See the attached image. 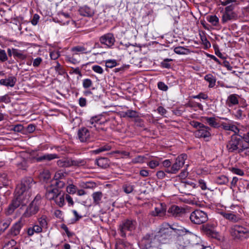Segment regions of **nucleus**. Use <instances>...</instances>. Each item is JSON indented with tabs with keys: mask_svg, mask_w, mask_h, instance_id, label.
<instances>
[{
	"mask_svg": "<svg viewBox=\"0 0 249 249\" xmlns=\"http://www.w3.org/2000/svg\"><path fill=\"white\" fill-rule=\"evenodd\" d=\"M158 88L162 91H166L168 90V86L163 82H159L158 83Z\"/></svg>",
	"mask_w": 249,
	"mask_h": 249,
	"instance_id": "62",
	"label": "nucleus"
},
{
	"mask_svg": "<svg viewBox=\"0 0 249 249\" xmlns=\"http://www.w3.org/2000/svg\"><path fill=\"white\" fill-rule=\"evenodd\" d=\"M229 231L234 239L242 240L248 236V229L242 226L232 225L230 227Z\"/></svg>",
	"mask_w": 249,
	"mask_h": 249,
	"instance_id": "6",
	"label": "nucleus"
},
{
	"mask_svg": "<svg viewBox=\"0 0 249 249\" xmlns=\"http://www.w3.org/2000/svg\"><path fill=\"white\" fill-rule=\"evenodd\" d=\"M7 60L8 56L5 50L0 49V61L3 62L6 61Z\"/></svg>",
	"mask_w": 249,
	"mask_h": 249,
	"instance_id": "56",
	"label": "nucleus"
},
{
	"mask_svg": "<svg viewBox=\"0 0 249 249\" xmlns=\"http://www.w3.org/2000/svg\"><path fill=\"white\" fill-rule=\"evenodd\" d=\"M123 189L125 193L129 194L133 191L134 186L130 184H126L123 186Z\"/></svg>",
	"mask_w": 249,
	"mask_h": 249,
	"instance_id": "55",
	"label": "nucleus"
},
{
	"mask_svg": "<svg viewBox=\"0 0 249 249\" xmlns=\"http://www.w3.org/2000/svg\"><path fill=\"white\" fill-rule=\"evenodd\" d=\"M221 119L229 121L228 123L220 122V126H221L223 129L225 130L231 131L234 133L239 131L237 126L234 125L231 121L229 120L226 118H221Z\"/></svg>",
	"mask_w": 249,
	"mask_h": 249,
	"instance_id": "17",
	"label": "nucleus"
},
{
	"mask_svg": "<svg viewBox=\"0 0 249 249\" xmlns=\"http://www.w3.org/2000/svg\"><path fill=\"white\" fill-rule=\"evenodd\" d=\"M190 219L193 223L200 225L207 221L208 216L206 212L196 209L191 213L190 215Z\"/></svg>",
	"mask_w": 249,
	"mask_h": 249,
	"instance_id": "7",
	"label": "nucleus"
},
{
	"mask_svg": "<svg viewBox=\"0 0 249 249\" xmlns=\"http://www.w3.org/2000/svg\"><path fill=\"white\" fill-rule=\"evenodd\" d=\"M211 128L204 124L202 126L197 129L195 132L194 135L196 138H206L211 136L210 133Z\"/></svg>",
	"mask_w": 249,
	"mask_h": 249,
	"instance_id": "13",
	"label": "nucleus"
},
{
	"mask_svg": "<svg viewBox=\"0 0 249 249\" xmlns=\"http://www.w3.org/2000/svg\"><path fill=\"white\" fill-rule=\"evenodd\" d=\"M208 21L213 26H217L219 25V19L216 15H210L207 17Z\"/></svg>",
	"mask_w": 249,
	"mask_h": 249,
	"instance_id": "42",
	"label": "nucleus"
},
{
	"mask_svg": "<svg viewBox=\"0 0 249 249\" xmlns=\"http://www.w3.org/2000/svg\"><path fill=\"white\" fill-rule=\"evenodd\" d=\"M187 159V155L186 154L180 155L176 158L175 162L172 165L170 168L165 169V172L171 174H177L182 167Z\"/></svg>",
	"mask_w": 249,
	"mask_h": 249,
	"instance_id": "8",
	"label": "nucleus"
},
{
	"mask_svg": "<svg viewBox=\"0 0 249 249\" xmlns=\"http://www.w3.org/2000/svg\"><path fill=\"white\" fill-rule=\"evenodd\" d=\"M82 85L84 89H88L92 87L93 82L91 79L89 78H86L83 80Z\"/></svg>",
	"mask_w": 249,
	"mask_h": 249,
	"instance_id": "51",
	"label": "nucleus"
},
{
	"mask_svg": "<svg viewBox=\"0 0 249 249\" xmlns=\"http://www.w3.org/2000/svg\"><path fill=\"white\" fill-rule=\"evenodd\" d=\"M203 119L205 123L208 124L210 126L213 128L220 127V122L217 121V119L215 117H203Z\"/></svg>",
	"mask_w": 249,
	"mask_h": 249,
	"instance_id": "23",
	"label": "nucleus"
},
{
	"mask_svg": "<svg viewBox=\"0 0 249 249\" xmlns=\"http://www.w3.org/2000/svg\"><path fill=\"white\" fill-rule=\"evenodd\" d=\"M23 226L21 220H19L15 223L11 227L10 231V234L13 236H15L18 235L20 233V230Z\"/></svg>",
	"mask_w": 249,
	"mask_h": 249,
	"instance_id": "20",
	"label": "nucleus"
},
{
	"mask_svg": "<svg viewBox=\"0 0 249 249\" xmlns=\"http://www.w3.org/2000/svg\"><path fill=\"white\" fill-rule=\"evenodd\" d=\"M32 66L35 69L39 68L43 64V59L41 57H32Z\"/></svg>",
	"mask_w": 249,
	"mask_h": 249,
	"instance_id": "40",
	"label": "nucleus"
},
{
	"mask_svg": "<svg viewBox=\"0 0 249 249\" xmlns=\"http://www.w3.org/2000/svg\"><path fill=\"white\" fill-rule=\"evenodd\" d=\"M43 228L40 226L38 224H35L33 227H29L27 229V234L29 236L34 235L35 233H39L42 231Z\"/></svg>",
	"mask_w": 249,
	"mask_h": 249,
	"instance_id": "26",
	"label": "nucleus"
},
{
	"mask_svg": "<svg viewBox=\"0 0 249 249\" xmlns=\"http://www.w3.org/2000/svg\"><path fill=\"white\" fill-rule=\"evenodd\" d=\"M51 185L59 189L63 188L65 185V183L64 181L60 180H53V183Z\"/></svg>",
	"mask_w": 249,
	"mask_h": 249,
	"instance_id": "53",
	"label": "nucleus"
},
{
	"mask_svg": "<svg viewBox=\"0 0 249 249\" xmlns=\"http://www.w3.org/2000/svg\"><path fill=\"white\" fill-rule=\"evenodd\" d=\"M167 212L171 216L175 218L183 217L186 213L185 209L177 205H172L168 210Z\"/></svg>",
	"mask_w": 249,
	"mask_h": 249,
	"instance_id": "12",
	"label": "nucleus"
},
{
	"mask_svg": "<svg viewBox=\"0 0 249 249\" xmlns=\"http://www.w3.org/2000/svg\"><path fill=\"white\" fill-rule=\"evenodd\" d=\"M66 175V172L62 171L59 170L57 171L54 176V180H60L61 179L64 178Z\"/></svg>",
	"mask_w": 249,
	"mask_h": 249,
	"instance_id": "45",
	"label": "nucleus"
},
{
	"mask_svg": "<svg viewBox=\"0 0 249 249\" xmlns=\"http://www.w3.org/2000/svg\"><path fill=\"white\" fill-rule=\"evenodd\" d=\"M35 183V182L32 178H24L21 181L20 184L17 185L15 192L23 196L24 197L26 196H28L27 199L29 200L31 196V189Z\"/></svg>",
	"mask_w": 249,
	"mask_h": 249,
	"instance_id": "4",
	"label": "nucleus"
},
{
	"mask_svg": "<svg viewBox=\"0 0 249 249\" xmlns=\"http://www.w3.org/2000/svg\"><path fill=\"white\" fill-rule=\"evenodd\" d=\"M179 186L181 188L182 187L188 188H189L190 187L194 188L196 187V184L194 182L187 181L181 182Z\"/></svg>",
	"mask_w": 249,
	"mask_h": 249,
	"instance_id": "49",
	"label": "nucleus"
},
{
	"mask_svg": "<svg viewBox=\"0 0 249 249\" xmlns=\"http://www.w3.org/2000/svg\"><path fill=\"white\" fill-rule=\"evenodd\" d=\"M125 116L129 118H136L138 116L137 112L132 110H129L125 112Z\"/></svg>",
	"mask_w": 249,
	"mask_h": 249,
	"instance_id": "61",
	"label": "nucleus"
},
{
	"mask_svg": "<svg viewBox=\"0 0 249 249\" xmlns=\"http://www.w3.org/2000/svg\"><path fill=\"white\" fill-rule=\"evenodd\" d=\"M38 224L43 229H47L48 222L47 220V216L45 215H42L37 219Z\"/></svg>",
	"mask_w": 249,
	"mask_h": 249,
	"instance_id": "41",
	"label": "nucleus"
},
{
	"mask_svg": "<svg viewBox=\"0 0 249 249\" xmlns=\"http://www.w3.org/2000/svg\"><path fill=\"white\" fill-rule=\"evenodd\" d=\"M11 102L10 97L8 94H5L3 96H0V103H4L8 104Z\"/></svg>",
	"mask_w": 249,
	"mask_h": 249,
	"instance_id": "60",
	"label": "nucleus"
},
{
	"mask_svg": "<svg viewBox=\"0 0 249 249\" xmlns=\"http://www.w3.org/2000/svg\"><path fill=\"white\" fill-rule=\"evenodd\" d=\"M91 69L95 72L98 74H101L104 72L103 68L100 66L97 65L92 66Z\"/></svg>",
	"mask_w": 249,
	"mask_h": 249,
	"instance_id": "58",
	"label": "nucleus"
},
{
	"mask_svg": "<svg viewBox=\"0 0 249 249\" xmlns=\"http://www.w3.org/2000/svg\"><path fill=\"white\" fill-rule=\"evenodd\" d=\"M100 120V118L98 116H95L92 117L89 121H88L87 124L89 127L91 128L94 127L96 128L97 125L98 124H100V123L99 121Z\"/></svg>",
	"mask_w": 249,
	"mask_h": 249,
	"instance_id": "35",
	"label": "nucleus"
},
{
	"mask_svg": "<svg viewBox=\"0 0 249 249\" xmlns=\"http://www.w3.org/2000/svg\"><path fill=\"white\" fill-rule=\"evenodd\" d=\"M12 54L16 59L20 60H24L27 57V55L24 51L15 48L12 49Z\"/></svg>",
	"mask_w": 249,
	"mask_h": 249,
	"instance_id": "24",
	"label": "nucleus"
},
{
	"mask_svg": "<svg viewBox=\"0 0 249 249\" xmlns=\"http://www.w3.org/2000/svg\"><path fill=\"white\" fill-rule=\"evenodd\" d=\"M100 43L106 46L108 48H111L114 45L115 39L112 33H107L102 36L99 38Z\"/></svg>",
	"mask_w": 249,
	"mask_h": 249,
	"instance_id": "11",
	"label": "nucleus"
},
{
	"mask_svg": "<svg viewBox=\"0 0 249 249\" xmlns=\"http://www.w3.org/2000/svg\"><path fill=\"white\" fill-rule=\"evenodd\" d=\"M166 208L164 203H160L154 209L151 211L149 213V215L153 217H158L160 218H163L166 214Z\"/></svg>",
	"mask_w": 249,
	"mask_h": 249,
	"instance_id": "10",
	"label": "nucleus"
},
{
	"mask_svg": "<svg viewBox=\"0 0 249 249\" xmlns=\"http://www.w3.org/2000/svg\"><path fill=\"white\" fill-rule=\"evenodd\" d=\"M235 17V13H229L223 12L221 18V22L222 23L225 24L233 19Z\"/></svg>",
	"mask_w": 249,
	"mask_h": 249,
	"instance_id": "33",
	"label": "nucleus"
},
{
	"mask_svg": "<svg viewBox=\"0 0 249 249\" xmlns=\"http://www.w3.org/2000/svg\"><path fill=\"white\" fill-rule=\"evenodd\" d=\"M67 192L69 194L73 195L77 191V187L73 184H69L66 188Z\"/></svg>",
	"mask_w": 249,
	"mask_h": 249,
	"instance_id": "52",
	"label": "nucleus"
},
{
	"mask_svg": "<svg viewBox=\"0 0 249 249\" xmlns=\"http://www.w3.org/2000/svg\"><path fill=\"white\" fill-rule=\"evenodd\" d=\"M54 70L59 75H63L66 73L65 70L58 62H57L56 65L54 67Z\"/></svg>",
	"mask_w": 249,
	"mask_h": 249,
	"instance_id": "50",
	"label": "nucleus"
},
{
	"mask_svg": "<svg viewBox=\"0 0 249 249\" xmlns=\"http://www.w3.org/2000/svg\"><path fill=\"white\" fill-rule=\"evenodd\" d=\"M78 137L82 142H89L91 141V134L88 128L82 127L78 131Z\"/></svg>",
	"mask_w": 249,
	"mask_h": 249,
	"instance_id": "14",
	"label": "nucleus"
},
{
	"mask_svg": "<svg viewBox=\"0 0 249 249\" xmlns=\"http://www.w3.org/2000/svg\"><path fill=\"white\" fill-rule=\"evenodd\" d=\"M148 155L145 156H138L132 160V162L133 163H143L146 160L149 159Z\"/></svg>",
	"mask_w": 249,
	"mask_h": 249,
	"instance_id": "43",
	"label": "nucleus"
},
{
	"mask_svg": "<svg viewBox=\"0 0 249 249\" xmlns=\"http://www.w3.org/2000/svg\"><path fill=\"white\" fill-rule=\"evenodd\" d=\"M204 79L209 83L208 87L209 88H213L215 86L216 79L213 74H207L204 76Z\"/></svg>",
	"mask_w": 249,
	"mask_h": 249,
	"instance_id": "29",
	"label": "nucleus"
},
{
	"mask_svg": "<svg viewBox=\"0 0 249 249\" xmlns=\"http://www.w3.org/2000/svg\"><path fill=\"white\" fill-rule=\"evenodd\" d=\"M92 197L93 200V203L95 205H99L101 203L103 194L101 192H96L92 194Z\"/></svg>",
	"mask_w": 249,
	"mask_h": 249,
	"instance_id": "37",
	"label": "nucleus"
},
{
	"mask_svg": "<svg viewBox=\"0 0 249 249\" xmlns=\"http://www.w3.org/2000/svg\"><path fill=\"white\" fill-rule=\"evenodd\" d=\"M228 181V178L224 175L219 176L216 178V182L220 185L226 184Z\"/></svg>",
	"mask_w": 249,
	"mask_h": 249,
	"instance_id": "44",
	"label": "nucleus"
},
{
	"mask_svg": "<svg viewBox=\"0 0 249 249\" xmlns=\"http://www.w3.org/2000/svg\"><path fill=\"white\" fill-rule=\"evenodd\" d=\"M59 190L53 185L47 187L45 196L49 200H54L58 195Z\"/></svg>",
	"mask_w": 249,
	"mask_h": 249,
	"instance_id": "16",
	"label": "nucleus"
},
{
	"mask_svg": "<svg viewBox=\"0 0 249 249\" xmlns=\"http://www.w3.org/2000/svg\"><path fill=\"white\" fill-rule=\"evenodd\" d=\"M61 227L65 231L68 237H71L74 235V232L70 231L66 225L62 224Z\"/></svg>",
	"mask_w": 249,
	"mask_h": 249,
	"instance_id": "57",
	"label": "nucleus"
},
{
	"mask_svg": "<svg viewBox=\"0 0 249 249\" xmlns=\"http://www.w3.org/2000/svg\"><path fill=\"white\" fill-rule=\"evenodd\" d=\"M58 158L59 156L56 154H45L40 156L38 155L35 158V160L37 162L49 161Z\"/></svg>",
	"mask_w": 249,
	"mask_h": 249,
	"instance_id": "18",
	"label": "nucleus"
},
{
	"mask_svg": "<svg viewBox=\"0 0 249 249\" xmlns=\"http://www.w3.org/2000/svg\"><path fill=\"white\" fill-rule=\"evenodd\" d=\"M70 74H78L80 76H82V73L80 71V69L79 67H77L76 68H72L71 70L69 72Z\"/></svg>",
	"mask_w": 249,
	"mask_h": 249,
	"instance_id": "63",
	"label": "nucleus"
},
{
	"mask_svg": "<svg viewBox=\"0 0 249 249\" xmlns=\"http://www.w3.org/2000/svg\"><path fill=\"white\" fill-rule=\"evenodd\" d=\"M117 65V62L115 60H107L106 61V66L107 68H112Z\"/></svg>",
	"mask_w": 249,
	"mask_h": 249,
	"instance_id": "59",
	"label": "nucleus"
},
{
	"mask_svg": "<svg viewBox=\"0 0 249 249\" xmlns=\"http://www.w3.org/2000/svg\"><path fill=\"white\" fill-rule=\"evenodd\" d=\"M173 61V59L171 58H165L161 63V67L163 68L170 69L171 67V65L169 63L170 62Z\"/></svg>",
	"mask_w": 249,
	"mask_h": 249,
	"instance_id": "48",
	"label": "nucleus"
},
{
	"mask_svg": "<svg viewBox=\"0 0 249 249\" xmlns=\"http://www.w3.org/2000/svg\"><path fill=\"white\" fill-rule=\"evenodd\" d=\"M71 51L77 54L78 53H88L91 52V50H88L83 46H77L71 48Z\"/></svg>",
	"mask_w": 249,
	"mask_h": 249,
	"instance_id": "32",
	"label": "nucleus"
},
{
	"mask_svg": "<svg viewBox=\"0 0 249 249\" xmlns=\"http://www.w3.org/2000/svg\"><path fill=\"white\" fill-rule=\"evenodd\" d=\"M40 204L41 196H36L26 209L24 213V216L26 217H29L32 215L36 214L39 211Z\"/></svg>",
	"mask_w": 249,
	"mask_h": 249,
	"instance_id": "9",
	"label": "nucleus"
},
{
	"mask_svg": "<svg viewBox=\"0 0 249 249\" xmlns=\"http://www.w3.org/2000/svg\"><path fill=\"white\" fill-rule=\"evenodd\" d=\"M199 238L191 233L184 236H178L175 240L174 245L178 249H199Z\"/></svg>",
	"mask_w": 249,
	"mask_h": 249,
	"instance_id": "1",
	"label": "nucleus"
},
{
	"mask_svg": "<svg viewBox=\"0 0 249 249\" xmlns=\"http://www.w3.org/2000/svg\"><path fill=\"white\" fill-rule=\"evenodd\" d=\"M15 193V198L12 201L11 203L17 207V208L20 205H25L29 201V199H27L28 196H26L24 197L20 194H17L16 192Z\"/></svg>",
	"mask_w": 249,
	"mask_h": 249,
	"instance_id": "15",
	"label": "nucleus"
},
{
	"mask_svg": "<svg viewBox=\"0 0 249 249\" xmlns=\"http://www.w3.org/2000/svg\"><path fill=\"white\" fill-rule=\"evenodd\" d=\"M239 96L236 94L230 95L226 100V105L229 107H231L233 106L238 105L239 103Z\"/></svg>",
	"mask_w": 249,
	"mask_h": 249,
	"instance_id": "21",
	"label": "nucleus"
},
{
	"mask_svg": "<svg viewBox=\"0 0 249 249\" xmlns=\"http://www.w3.org/2000/svg\"><path fill=\"white\" fill-rule=\"evenodd\" d=\"M70 166L79 167L80 166L84 165L86 164V161L82 159H74L70 158Z\"/></svg>",
	"mask_w": 249,
	"mask_h": 249,
	"instance_id": "36",
	"label": "nucleus"
},
{
	"mask_svg": "<svg viewBox=\"0 0 249 249\" xmlns=\"http://www.w3.org/2000/svg\"><path fill=\"white\" fill-rule=\"evenodd\" d=\"M147 165L150 168L154 169L159 165V162L156 160H152L150 161Z\"/></svg>",
	"mask_w": 249,
	"mask_h": 249,
	"instance_id": "64",
	"label": "nucleus"
},
{
	"mask_svg": "<svg viewBox=\"0 0 249 249\" xmlns=\"http://www.w3.org/2000/svg\"><path fill=\"white\" fill-rule=\"evenodd\" d=\"M137 226V222L132 219H126L122 220L118 225V231L120 235L125 238L126 236V231H132Z\"/></svg>",
	"mask_w": 249,
	"mask_h": 249,
	"instance_id": "5",
	"label": "nucleus"
},
{
	"mask_svg": "<svg viewBox=\"0 0 249 249\" xmlns=\"http://www.w3.org/2000/svg\"><path fill=\"white\" fill-rule=\"evenodd\" d=\"M157 233L165 234L167 235H171L172 231L170 230V224L166 222L162 223L160 226L159 231Z\"/></svg>",
	"mask_w": 249,
	"mask_h": 249,
	"instance_id": "27",
	"label": "nucleus"
},
{
	"mask_svg": "<svg viewBox=\"0 0 249 249\" xmlns=\"http://www.w3.org/2000/svg\"><path fill=\"white\" fill-rule=\"evenodd\" d=\"M96 163L102 168H106L108 166V160L107 158H101L96 160Z\"/></svg>",
	"mask_w": 249,
	"mask_h": 249,
	"instance_id": "38",
	"label": "nucleus"
},
{
	"mask_svg": "<svg viewBox=\"0 0 249 249\" xmlns=\"http://www.w3.org/2000/svg\"><path fill=\"white\" fill-rule=\"evenodd\" d=\"M160 241L154 232H150L144 234L142 238L139 245L142 249H161Z\"/></svg>",
	"mask_w": 249,
	"mask_h": 249,
	"instance_id": "3",
	"label": "nucleus"
},
{
	"mask_svg": "<svg viewBox=\"0 0 249 249\" xmlns=\"http://www.w3.org/2000/svg\"><path fill=\"white\" fill-rule=\"evenodd\" d=\"M17 209L13 204L11 203L9 205L7 208L5 210V214L7 215H11L14 212V211Z\"/></svg>",
	"mask_w": 249,
	"mask_h": 249,
	"instance_id": "54",
	"label": "nucleus"
},
{
	"mask_svg": "<svg viewBox=\"0 0 249 249\" xmlns=\"http://www.w3.org/2000/svg\"><path fill=\"white\" fill-rule=\"evenodd\" d=\"M174 51L176 53L178 54H187L190 52L188 49L182 46H178L174 48Z\"/></svg>",
	"mask_w": 249,
	"mask_h": 249,
	"instance_id": "39",
	"label": "nucleus"
},
{
	"mask_svg": "<svg viewBox=\"0 0 249 249\" xmlns=\"http://www.w3.org/2000/svg\"><path fill=\"white\" fill-rule=\"evenodd\" d=\"M57 165L60 167L68 168L70 167L69 158H64L57 161Z\"/></svg>",
	"mask_w": 249,
	"mask_h": 249,
	"instance_id": "34",
	"label": "nucleus"
},
{
	"mask_svg": "<svg viewBox=\"0 0 249 249\" xmlns=\"http://www.w3.org/2000/svg\"><path fill=\"white\" fill-rule=\"evenodd\" d=\"M170 228L171 231H173L174 232L178 235L188 232L187 229L175 223L170 224Z\"/></svg>",
	"mask_w": 249,
	"mask_h": 249,
	"instance_id": "25",
	"label": "nucleus"
},
{
	"mask_svg": "<svg viewBox=\"0 0 249 249\" xmlns=\"http://www.w3.org/2000/svg\"><path fill=\"white\" fill-rule=\"evenodd\" d=\"M65 195L64 193L61 194L60 191H59L58 195L53 200L55 203L60 207L65 205Z\"/></svg>",
	"mask_w": 249,
	"mask_h": 249,
	"instance_id": "31",
	"label": "nucleus"
},
{
	"mask_svg": "<svg viewBox=\"0 0 249 249\" xmlns=\"http://www.w3.org/2000/svg\"><path fill=\"white\" fill-rule=\"evenodd\" d=\"M221 214L224 218L232 222H237L240 220L239 215L238 214L234 213V212H222Z\"/></svg>",
	"mask_w": 249,
	"mask_h": 249,
	"instance_id": "22",
	"label": "nucleus"
},
{
	"mask_svg": "<svg viewBox=\"0 0 249 249\" xmlns=\"http://www.w3.org/2000/svg\"><path fill=\"white\" fill-rule=\"evenodd\" d=\"M111 146L107 144V145H104L103 146H102L96 150H93V153L95 154H99L101 152H104V151H109L111 149Z\"/></svg>",
	"mask_w": 249,
	"mask_h": 249,
	"instance_id": "46",
	"label": "nucleus"
},
{
	"mask_svg": "<svg viewBox=\"0 0 249 249\" xmlns=\"http://www.w3.org/2000/svg\"><path fill=\"white\" fill-rule=\"evenodd\" d=\"M239 136L243 138L246 142L245 144H243L241 145L240 139L235 136H232L231 140L228 142L227 144V148L229 152H238L240 153L248 148L249 146V132L243 135L240 133Z\"/></svg>",
	"mask_w": 249,
	"mask_h": 249,
	"instance_id": "2",
	"label": "nucleus"
},
{
	"mask_svg": "<svg viewBox=\"0 0 249 249\" xmlns=\"http://www.w3.org/2000/svg\"><path fill=\"white\" fill-rule=\"evenodd\" d=\"M12 219L7 217L0 221V233L3 232L10 226Z\"/></svg>",
	"mask_w": 249,
	"mask_h": 249,
	"instance_id": "28",
	"label": "nucleus"
},
{
	"mask_svg": "<svg viewBox=\"0 0 249 249\" xmlns=\"http://www.w3.org/2000/svg\"><path fill=\"white\" fill-rule=\"evenodd\" d=\"M17 78L14 76H9L7 78L0 80V85L5 87H13L17 82Z\"/></svg>",
	"mask_w": 249,
	"mask_h": 249,
	"instance_id": "19",
	"label": "nucleus"
},
{
	"mask_svg": "<svg viewBox=\"0 0 249 249\" xmlns=\"http://www.w3.org/2000/svg\"><path fill=\"white\" fill-rule=\"evenodd\" d=\"M156 237L160 244V248L162 244H166L169 242L171 235H167L165 234H160V233H156Z\"/></svg>",
	"mask_w": 249,
	"mask_h": 249,
	"instance_id": "30",
	"label": "nucleus"
},
{
	"mask_svg": "<svg viewBox=\"0 0 249 249\" xmlns=\"http://www.w3.org/2000/svg\"><path fill=\"white\" fill-rule=\"evenodd\" d=\"M202 229L207 234H209L212 236H213V234L214 233V231L212 229V226L209 224L203 225Z\"/></svg>",
	"mask_w": 249,
	"mask_h": 249,
	"instance_id": "47",
	"label": "nucleus"
}]
</instances>
